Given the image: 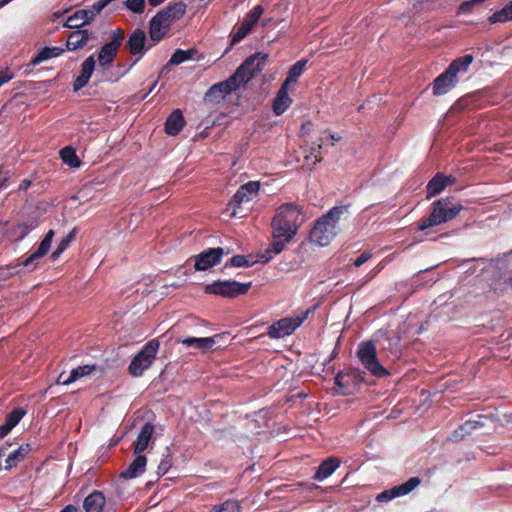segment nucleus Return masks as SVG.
I'll use <instances>...</instances> for the list:
<instances>
[{"mask_svg":"<svg viewBox=\"0 0 512 512\" xmlns=\"http://www.w3.org/2000/svg\"><path fill=\"white\" fill-rule=\"evenodd\" d=\"M464 206L453 196L435 200L431 205L430 214L419 221L418 229L424 231L428 228L438 226L454 219Z\"/></svg>","mask_w":512,"mask_h":512,"instance_id":"f257e3e1","label":"nucleus"},{"mask_svg":"<svg viewBox=\"0 0 512 512\" xmlns=\"http://www.w3.org/2000/svg\"><path fill=\"white\" fill-rule=\"evenodd\" d=\"M472 54H465L454 59L448 67L438 75L432 83V91L435 96H442L453 89L458 83V74L466 73L472 64Z\"/></svg>","mask_w":512,"mask_h":512,"instance_id":"f03ea898","label":"nucleus"},{"mask_svg":"<svg viewBox=\"0 0 512 512\" xmlns=\"http://www.w3.org/2000/svg\"><path fill=\"white\" fill-rule=\"evenodd\" d=\"M356 355L362 366L372 376L383 378L389 375L388 370L378 359L376 346L372 340L361 341L357 346Z\"/></svg>","mask_w":512,"mask_h":512,"instance_id":"7ed1b4c3","label":"nucleus"},{"mask_svg":"<svg viewBox=\"0 0 512 512\" xmlns=\"http://www.w3.org/2000/svg\"><path fill=\"white\" fill-rule=\"evenodd\" d=\"M251 287L252 282L243 283L232 279L216 280L206 284L204 292L224 298H236L241 295H246Z\"/></svg>","mask_w":512,"mask_h":512,"instance_id":"20e7f679","label":"nucleus"},{"mask_svg":"<svg viewBox=\"0 0 512 512\" xmlns=\"http://www.w3.org/2000/svg\"><path fill=\"white\" fill-rule=\"evenodd\" d=\"M267 60V53L256 52L247 57L244 62L237 67L233 75L241 85L246 84L264 69Z\"/></svg>","mask_w":512,"mask_h":512,"instance_id":"39448f33","label":"nucleus"},{"mask_svg":"<svg viewBox=\"0 0 512 512\" xmlns=\"http://www.w3.org/2000/svg\"><path fill=\"white\" fill-rule=\"evenodd\" d=\"M160 343L157 339L147 342L143 348L133 357L128 370L133 377H140L152 365L156 358Z\"/></svg>","mask_w":512,"mask_h":512,"instance_id":"423d86ee","label":"nucleus"},{"mask_svg":"<svg viewBox=\"0 0 512 512\" xmlns=\"http://www.w3.org/2000/svg\"><path fill=\"white\" fill-rule=\"evenodd\" d=\"M308 313L301 312L294 317H284L275 321L268 327L267 335L271 339H281L293 334L300 325L307 319Z\"/></svg>","mask_w":512,"mask_h":512,"instance_id":"0eeeda50","label":"nucleus"},{"mask_svg":"<svg viewBox=\"0 0 512 512\" xmlns=\"http://www.w3.org/2000/svg\"><path fill=\"white\" fill-rule=\"evenodd\" d=\"M154 45L155 44L152 41L150 44L147 45V37L145 31L140 28H136L129 35L125 46L132 55L137 57L128 66V68L121 73V76L127 74L136 65V63L146 54V52L149 49H151Z\"/></svg>","mask_w":512,"mask_h":512,"instance_id":"6e6552de","label":"nucleus"},{"mask_svg":"<svg viewBox=\"0 0 512 512\" xmlns=\"http://www.w3.org/2000/svg\"><path fill=\"white\" fill-rule=\"evenodd\" d=\"M241 84L232 74L226 80L213 84L205 93V101L211 103H219L224 100L227 95L239 89Z\"/></svg>","mask_w":512,"mask_h":512,"instance_id":"1a4fd4ad","label":"nucleus"},{"mask_svg":"<svg viewBox=\"0 0 512 512\" xmlns=\"http://www.w3.org/2000/svg\"><path fill=\"white\" fill-rule=\"evenodd\" d=\"M338 233V227L330 224L329 221H323L320 217L310 231V240L318 246H327Z\"/></svg>","mask_w":512,"mask_h":512,"instance_id":"9d476101","label":"nucleus"},{"mask_svg":"<svg viewBox=\"0 0 512 512\" xmlns=\"http://www.w3.org/2000/svg\"><path fill=\"white\" fill-rule=\"evenodd\" d=\"M264 12V8L262 5H256L252 10H250L245 18L243 19L241 25L238 29L232 34L230 40V46H234L240 41H242L253 29V27L258 23L260 17Z\"/></svg>","mask_w":512,"mask_h":512,"instance_id":"9b49d317","label":"nucleus"},{"mask_svg":"<svg viewBox=\"0 0 512 512\" xmlns=\"http://www.w3.org/2000/svg\"><path fill=\"white\" fill-rule=\"evenodd\" d=\"M260 183L258 181H249L241 185L236 193L230 199L228 205L233 209L231 215H237V208L244 202L253 200L259 192Z\"/></svg>","mask_w":512,"mask_h":512,"instance_id":"f8f14e48","label":"nucleus"},{"mask_svg":"<svg viewBox=\"0 0 512 512\" xmlns=\"http://www.w3.org/2000/svg\"><path fill=\"white\" fill-rule=\"evenodd\" d=\"M224 255L225 250L222 247L204 249L194 256V270L206 271L219 264Z\"/></svg>","mask_w":512,"mask_h":512,"instance_id":"ddd939ff","label":"nucleus"},{"mask_svg":"<svg viewBox=\"0 0 512 512\" xmlns=\"http://www.w3.org/2000/svg\"><path fill=\"white\" fill-rule=\"evenodd\" d=\"M420 482L421 481L419 477H411L406 482L393 486L379 493L376 496V501L383 503L389 502L397 497L406 496L411 493L420 484Z\"/></svg>","mask_w":512,"mask_h":512,"instance_id":"4468645a","label":"nucleus"},{"mask_svg":"<svg viewBox=\"0 0 512 512\" xmlns=\"http://www.w3.org/2000/svg\"><path fill=\"white\" fill-rule=\"evenodd\" d=\"M172 24L171 20H169L161 10L158 11L149 22L150 41L154 44L160 42L165 37Z\"/></svg>","mask_w":512,"mask_h":512,"instance_id":"2eb2a0df","label":"nucleus"},{"mask_svg":"<svg viewBox=\"0 0 512 512\" xmlns=\"http://www.w3.org/2000/svg\"><path fill=\"white\" fill-rule=\"evenodd\" d=\"M302 216V209L293 203H284L276 211L273 218L285 225L298 228L299 218Z\"/></svg>","mask_w":512,"mask_h":512,"instance_id":"dca6fc26","label":"nucleus"},{"mask_svg":"<svg viewBox=\"0 0 512 512\" xmlns=\"http://www.w3.org/2000/svg\"><path fill=\"white\" fill-rule=\"evenodd\" d=\"M95 65H96V61H95L93 55L87 57L84 60V62L81 65L80 74L75 78V80L73 81V84H72L74 92L81 90L88 84V82L95 70Z\"/></svg>","mask_w":512,"mask_h":512,"instance_id":"f3484780","label":"nucleus"},{"mask_svg":"<svg viewBox=\"0 0 512 512\" xmlns=\"http://www.w3.org/2000/svg\"><path fill=\"white\" fill-rule=\"evenodd\" d=\"M91 38H93L92 32L87 29L76 28L68 35L65 49L75 51L77 49L84 48Z\"/></svg>","mask_w":512,"mask_h":512,"instance_id":"a211bd4d","label":"nucleus"},{"mask_svg":"<svg viewBox=\"0 0 512 512\" xmlns=\"http://www.w3.org/2000/svg\"><path fill=\"white\" fill-rule=\"evenodd\" d=\"M135 458L129 466L120 473V477L125 480H131L142 475L147 466V457L142 453H133Z\"/></svg>","mask_w":512,"mask_h":512,"instance_id":"6ab92c4d","label":"nucleus"},{"mask_svg":"<svg viewBox=\"0 0 512 512\" xmlns=\"http://www.w3.org/2000/svg\"><path fill=\"white\" fill-rule=\"evenodd\" d=\"M155 426L152 422H146L133 443V453H143L149 446L154 434Z\"/></svg>","mask_w":512,"mask_h":512,"instance_id":"aec40b11","label":"nucleus"},{"mask_svg":"<svg viewBox=\"0 0 512 512\" xmlns=\"http://www.w3.org/2000/svg\"><path fill=\"white\" fill-rule=\"evenodd\" d=\"M357 378L362 379L360 376V372L358 371H351L349 373L339 371L334 379L336 392L344 396L352 394L353 390L349 386L348 382L350 380L355 381Z\"/></svg>","mask_w":512,"mask_h":512,"instance_id":"412c9836","label":"nucleus"},{"mask_svg":"<svg viewBox=\"0 0 512 512\" xmlns=\"http://www.w3.org/2000/svg\"><path fill=\"white\" fill-rule=\"evenodd\" d=\"M341 460L338 457L331 456L323 460L318 466L313 479L316 481H324L330 477L340 466Z\"/></svg>","mask_w":512,"mask_h":512,"instance_id":"4be33fe9","label":"nucleus"},{"mask_svg":"<svg viewBox=\"0 0 512 512\" xmlns=\"http://www.w3.org/2000/svg\"><path fill=\"white\" fill-rule=\"evenodd\" d=\"M185 125V119L180 109H175L165 121V133L170 136L178 135Z\"/></svg>","mask_w":512,"mask_h":512,"instance_id":"5701e85b","label":"nucleus"},{"mask_svg":"<svg viewBox=\"0 0 512 512\" xmlns=\"http://www.w3.org/2000/svg\"><path fill=\"white\" fill-rule=\"evenodd\" d=\"M287 85L282 84L273 100L272 109L275 115H282L291 105L292 99L288 94Z\"/></svg>","mask_w":512,"mask_h":512,"instance_id":"b1692460","label":"nucleus"},{"mask_svg":"<svg viewBox=\"0 0 512 512\" xmlns=\"http://www.w3.org/2000/svg\"><path fill=\"white\" fill-rule=\"evenodd\" d=\"M106 504V498L102 491L94 490L83 501L85 512H102Z\"/></svg>","mask_w":512,"mask_h":512,"instance_id":"393cba45","label":"nucleus"},{"mask_svg":"<svg viewBox=\"0 0 512 512\" xmlns=\"http://www.w3.org/2000/svg\"><path fill=\"white\" fill-rule=\"evenodd\" d=\"M27 411L23 408L17 407L13 409L7 416L5 422L0 425V439L5 437L13 427L26 415Z\"/></svg>","mask_w":512,"mask_h":512,"instance_id":"a878e982","label":"nucleus"},{"mask_svg":"<svg viewBox=\"0 0 512 512\" xmlns=\"http://www.w3.org/2000/svg\"><path fill=\"white\" fill-rule=\"evenodd\" d=\"M273 229V238L282 239L290 242L297 233V227L285 225L279 220L273 218L271 223Z\"/></svg>","mask_w":512,"mask_h":512,"instance_id":"bb28decb","label":"nucleus"},{"mask_svg":"<svg viewBox=\"0 0 512 512\" xmlns=\"http://www.w3.org/2000/svg\"><path fill=\"white\" fill-rule=\"evenodd\" d=\"M486 258H471L464 259L461 264L458 265L459 268L463 269L464 273L473 275H480L486 269Z\"/></svg>","mask_w":512,"mask_h":512,"instance_id":"cd10ccee","label":"nucleus"},{"mask_svg":"<svg viewBox=\"0 0 512 512\" xmlns=\"http://www.w3.org/2000/svg\"><path fill=\"white\" fill-rule=\"evenodd\" d=\"M91 22L92 21L88 16L87 10L80 9L75 11L72 15H70L64 22L63 26L70 29H79L85 25L90 24Z\"/></svg>","mask_w":512,"mask_h":512,"instance_id":"c85d7f7f","label":"nucleus"},{"mask_svg":"<svg viewBox=\"0 0 512 512\" xmlns=\"http://www.w3.org/2000/svg\"><path fill=\"white\" fill-rule=\"evenodd\" d=\"M181 343L187 347H192L205 352L215 344V337H187L181 340Z\"/></svg>","mask_w":512,"mask_h":512,"instance_id":"c756f323","label":"nucleus"},{"mask_svg":"<svg viewBox=\"0 0 512 512\" xmlns=\"http://www.w3.org/2000/svg\"><path fill=\"white\" fill-rule=\"evenodd\" d=\"M187 5L184 2H170L161 12L171 20L172 23L181 19L186 13Z\"/></svg>","mask_w":512,"mask_h":512,"instance_id":"7c9ffc66","label":"nucleus"},{"mask_svg":"<svg viewBox=\"0 0 512 512\" xmlns=\"http://www.w3.org/2000/svg\"><path fill=\"white\" fill-rule=\"evenodd\" d=\"M96 369H97L96 364H86V365L78 366V367L72 369L70 371L69 376L66 379H64L61 383L63 385H69L84 376L90 375Z\"/></svg>","mask_w":512,"mask_h":512,"instance_id":"2f4dec72","label":"nucleus"},{"mask_svg":"<svg viewBox=\"0 0 512 512\" xmlns=\"http://www.w3.org/2000/svg\"><path fill=\"white\" fill-rule=\"evenodd\" d=\"M445 189H446V187H445V182L442 179V172H437L427 183L426 198L430 199L436 195H439Z\"/></svg>","mask_w":512,"mask_h":512,"instance_id":"473e14b6","label":"nucleus"},{"mask_svg":"<svg viewBox=\"0 0 512 512\" xmlns=\"http://www.w3.org/2000/svg\"><path fill=\"white\" fill-rule=\"evenodd\" d=\"M65 50L66 49L62 47L45 46L41 48L40 51L36 54V56H34V66L49 59L59 57L65 52Z\"/></svg>","mask_w":512,"mask_h":512,"instance_id":"72a5a7b5","label":"nucleus"},{"mask_svg":"<svg viewBox=\"0 0 512 512\" xmlns=\"http://www.w3.org/2000/svg\"><path fill=\"white\" fill-rule=\"evenodd\" d=\"M118 50V48L105 43L98 52L99 65L102 67L110 65L116 58Z\"/></svg>","mask_w":512,"mask_h":512,"instance_id":"f704fd0d","label":"nucleus"},{"mask_svg":"<svg viewBox=\"0 0 512 512\" xmlns=\"http://www.w3.org/2000/svg\"><path fill=\"white\" fill-rule=\"evenodd\" d=\"M307 62H308L307 59H301V60L297 61L295 64H293L289 68L287 77L282 84L287 85V86H289L291 84H295L297 82L298 78L303 73L304 67L306 66Z\"/></svg>","mask_w":512,"mask_h":512,"instance_id":"c9c22d12","label":"nucleus"},{"mask_svg":"<svg viewBox=\"0 0 512 512\" xmlns=\"http://www.w3.org/2000/svg\"><path fill=\"white\" fill-rule=\"evenodd\" d=\"M29 451V445L26 447H20L17 450H14L13 452H6L4 463L2 468L9 469L17 464L18 461L24 459V457L27 455Z\"/></svg>","mask_w":512,"mask_h":512,"instance_id":"e433bc0d","label":"nucleus"},{"mask_svg":"<svg viewBox=\"0 0 512 512\" xmlns=\"http://www.w3.org/2000/svg\"><path fill=\"white\" fill-rule=\"evenodd\" d=\"M60 157L63 163L67 164L71 168H78L81 165V160L72 146L62 148L60 151Z\"/></svg>","mask_w":512,"mask_h":512,"instance_id":"4c0bfd02","label":"nucleus"},{"mask_svg":"<svg viewBox=\"0 0 512 512\" xmlns=\"http://www.w3.org/2000/svg\"><path fill=\"white\" fill-rule=\"evenodd\" d=\"M195 54H197V50L195 48H190L188 50L177 49L172 54L168 64L179 65L181 63H184L185 61L193 60L195 59Z\"/></svg>","mask_w":512,"mask_h":512,"instance_id":"58836bf2","label":"nucleus"},{"mask_svg":"<svg viewBox=\"0 0 512 512\" xmlns=\"http://www.w3.org/2000/svg\"><path fill=\"white\" fill-rule=\"evenodd\" d=\"M349 205H340L332 207L326 214L322 215L323 221H329L330 224L338 227L341 216L348 212Z\"/></svg>","mask_w":512,"mask_h":512,"instance_id":"ea45409f","label":"nucleus"},{"mask_svg":"<svg viewBox=\"0 0 512 512\" xmlns=\"http://www.w3.org/2000/svg\"><path fill=\"white\" fill-rule=\"evenodd\" d=\"M76 236V229L71 230L64 236L57 245V248L52 252L53 260H56L71 244Z\"/></svg>","mask_w":512,"mask_h":512,"instance_id":"a19ab883","label":"nucleus"},{"mask_svg":"<svg viewBox=\"0 0 512 512\" xmlns=\"http://www.w3.org/2000/svg\"><path fill=\"white\" fill-rule=\"evenodd\" d=\"M210 512H241V505L237 500L228 499L221 504L214 505Z\"/></svg>","mask_w":512,"mask_h":512,"instance_id":"79ce46f5","label":"nucleus"},{"mask_svg":"<svg viewBox=\"0 0 512 512\" xmlns=\"http://www.w3.org/2000/svg\"><path fill=\"white\" fill-rule=\"evenodd\" d=\"M53 237H54V231L53 230H49L45 237L43 238V240L41 241L39 247L37 248L36 251H34V259L36 258H41L43 256H45L48 251L50 250V247H51V243H52V240H53Z\"/></svg>","mask_w":512,"mask_h":512,"instance_id":"37998d69","label":"nucleus"},{"mask_svg":"<svg viewBox=\"0 0 512 512\" xmlns=\"http://www.w3.org/2000/svg\"><path fill=\"white\" fill-rule=\"evenodd\" d=\"M287 243L289 242L283 241L282 239L273 238L272 242L266 250V253L269 254L266 261H269L273 258V256L280 254L284 250Z\"/></svg>","mask_w":512,"mask_h":512,"instance_id":"c03bdc74","label":"nucleus"},{"mask_svg":"<svg viewBox=\"0 0 512 512\" xmlns=\"http://www.w3.org/2000/svg\"><path fill=\"white\" fill-rule=\"evenodd\" d=\"M253 262H250L245 255H234L228 262L225 263L224 269L228 267H251Z\"/></svg>","mask_w":512,"mask_h":512,"instance_id":"a18cd8bd","label":"nucleus"},{"mask_svg":"<svg viewBox=\"0 0 512 512\" xmlns=\"http://www.w3.org/2000/svg\"><path fill=\"white\" fill-rule=\"evenodd\" d=\"M123 4L129 11L135 14H142L145 9L146 0H125Z\"/></svg>","mask_w":512,"mask_h":512,"instance_id":"49530a36","label":"nucleus"},{"mask_svg":"<svg viewBox=\"0 0 512 512\" xmlns=\"http://www.w3.org/2000/svg\"><path fill=\"white\" fill-rule=\"evenodd\" d=\"M488 21L491 24H496V23L508 22V21H511V19L509 18V15L507 14V9H505V7H503L502 9H500V10L494 12L492 15H490L488 18Z\"/></svg>","mask_w":512,"mask_h":512,"instance_id":"de8ad7c7","label":"nucleus"},{"mask_svg":"<svg viewBox=\"0 0 512 512\" xmlns=\"http://www.w3.org/2000/svg\"><path fill=\"white\" fill-rule=\"evenodd\" d=\"M172 456L170 454L163 455L157 469V474L159 476L165 475L169 469L172 467Z\"/></svg>","mask_w":512,"mask_h":512,"instance_id":"09e8293b","label":"nucleus"},{"mask_svg":"<svg viewBox=\"0 0 512 512\" xmlns=\"http://www.w3.org/2000/svg\"><path fill=\"white\" fill-rule=\"evenodd\" d=\"M123 40H124L123 30L116 29V30L112 31L111 40L107 43L119 49Z\"/></svg>","mask_w":512,"mask_h":512,"instance_id":"8fccbe9b","label":"nucleus"},{"mask_svg":"<svg viewBox=\"0 0 512 512\" xmlns=\"http://www.w3.org/2000/svg\"><path fill=\"white\" fill-rule=\"evenodd\" d=\"M468 435H469V433L467 432V429H465L464 425L462 424L457 429H455L453 431L450 439L453 441H460Z\"/></svg>","mask_w":512,"mask_h":512,"instance_id":"3c124183","label":"nucleus"},{"mask_svg":"<svg viewBox=\"0 0 512 512\" xmlns=\"http://www.w3.org/2000/svg\"><path fill=\"white\" fill-rule=\"evenodd\" d=\"M52 207H53L52 204L49 203V202H37V203H34V214L36 213V211H38L39 214L46 213L50 209H52Z\"/></svg>","mask_w":512,"mask_h":512,"instance_id":"603ef678","label":"nucleus"},{"mask_svg":"<svg viewBox=\"0 0 512 512\" xmlns=\"http://www.w3.org/2000/svg\"><path fill=\"white\" fill-rule=\"evenodd\" d=\"M49 185L50 183L46 179L37 181L36 183H34V193H42L46 191Z\"/></svg>","mask_w":512,"mask_h":512,"instance_id":"864d4df0","label":"nucleus"},{"mask_svg":"<svg viewBox=\"0 0 512 512\" xmlns=\"http://www.w3.org/2000/svg\"><path fill=\"white\" fill-rule=\"evenodd\" d=\"M371 258V254L369 252L361 253L354 261L355 267H360L364 263H366Z\"/></svg>","mask_w":512,"mask_h":512,"instance_id":"5fc2aeb1","label":"nucleus"},{"mask_svg":"<svg viewBox=\"0 0 512 512\" xmlns=\"http://www.w3.org/2000/svg\"><path fill=\"white\" fill-rule=\"evenodd\" d=\"M487 417L483 415H478V419L472 420L473 426L475 427V430H478L480 428H483L485 426L484 420H486Z\"/></svg>","mask_w":512,"mask_h":512,"instance_id":"6e6d98bb","label":"nucleus"},{"mask_svg":"<svg viewBox=\"0 0 512 512\" xmlns=\"http://www.w3.org/2000/svg\"><path fill=\"white\" fill-rule=\"evenodd\" d=\"M442 179L445 182V187L446 188L448 186L453 185L456 182V177H454L452 175H445L444 173H442Z\"/></svg>","mask_w":512,"mask_h":512,"instance_id":"4d7b16f0","label":"nucleus"},{"mask_svg":"<svg viewBox=\"0 0 512 512\" xmlns=\"http://www.w3.org/2000/svg\"><path fill=\"white\" fill-rule=\"evenodd\" d=\"M8 171L0 170V188L6 186V182L8 181Z\"/></svg>","mask_w":512,"mask_h":512,"instance_id":"13d9d810","label":"nucleus"},{"mask_svg":"<svg viewBox=\"0 0 512 512\" xmlns=\"http://www.w3.org/2000/svg\"><path fill=\"white\" fill-rule=\"evenodd\" d=\"M306 160H307V161H311V163H312L313 165H315L316 163L321 162L322 158L317 157V155H316V154H313V152H311V153H310V155H307V156H306Z\"/></svg>","mask_w":512,"mask_h":512,"instance_id":"bf43d9fd","label":"nucleus"},{"mask_svg":"<svg viewBox=\"0 0 512 512\" xmlns=\"http://www.w3.org/2000/svg\"><path fill=\"white\" fill-rule=\"evenodd\" d=\"M13 268H1L0 269V280H4L8 275L12 274Z\"/></svg>","mask_w":512,"mask_h":512,"instance_id":"052dcab7","label":"nucleus"},{"mask_svg":"<svg viewBox=\"0 0 512 512\" xmlns=\"http://www.w3.org/2000/svg\"><path fill=\"white\" fill-rule=\"evenodd\" d=\"M464 425V428L467 429V432L469 433V435L475 431V427L473 426L474 424L472 423V420H467L463 423Z\"/></svg>","mask_w":512,"mask_h":512,"instance_id":"680f3d73","label":"nucleus"},{"mask_svg":"<svg viewBox=\"0 0 512 512\" xmlns=\"http://www.w3.org/2000/svg\"><path fill=\"white\" fill-rule=\"evenodd\" d=\"M464 425V428L467 429V432L469 433V435L475 431V427L473 426L474 424L472 423V420H467L463 423Z\"/></svg>","mask_w":512,"mask_h":512,"instance_id":"e2e57ef3","label":"nucleus"},{"mask_svg":"<svg viewBox=\"0 0 512 512\" xmlns=\"http://www.w3.org/2000/svg\"><path fill=\"white\" fill-rule=\"evenodd\" d=\"M12 78L11 74L0 73V87Z\"/></svg>","mask_w":512,"mask_h":512,"instance_id":"0e129e2a","label":"nucleus"},{"mask_svg":"<svg viewBox=\"0 0 512 512\" xmlns=\"http://www.w3.org/2000/svg\"><path fill=\"white\" fill-rule=\"evenodd\" d=\"M60 512H79V509L75 505L69 504L61 509Z\"/></svg>","mask_w":512,"mask_h":512,"instance_id":"69168bd1","label":"nucleus"},{"mask_svg":"<svg viewBox=\"0 0 512 512\" xmlns=\"http://www.w3.org/2000/svg\"><path fill=\"white\" fill-rule=\"evenodd\" d=\"M387 340L389 341L390 346L393 344L397 347L400 342V337L393 335L392 337H388Z\"/></svg>","mask_w":512,"mask_h":512,"instance_id":"338daca9","label":"nucleus"},{"mask_svg":"<svg viewBox=\"0 0 512 512\" xmlns=\"http://www.w3.org/2000/svg\"><path fill=\"white\" fill-rule=\"evenodd\" d=\"M504 7L505 9H507V14L509 15V18L512 21V0L509 1Z\"/></svg>","mask_w":512,"mask_h":512,"instance_id":"774afa93","label":"nucleus"}]
</instances>
